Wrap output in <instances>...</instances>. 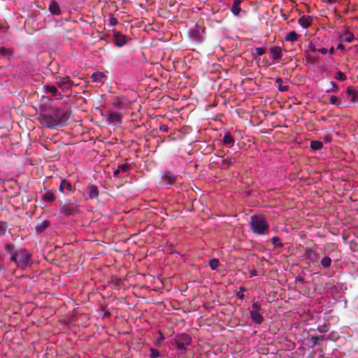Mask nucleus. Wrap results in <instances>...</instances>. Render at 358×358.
<instances>
[{
  "mask_svg": "<svg viewBox=\"0 0 358 358\" xmlns=\"http://www.w3.org/2000/svg\"><path fill=\"white\" fill-rule=\"evenodd\" d=\"M331 264V259L329 257H324L321 260V265L324 268L330 267Z\"/></svg>",
  "mask_w": 358,
  "mask_h": 358,
  "instance_id": "27",
  "label": "nucleus"
},
{
  "mask_svg": "<svg viewBox=\"0 0 358 358\" xmlns=\"http://www.w3.org/2000/svg\"><path fill=\"white\" fill-rule=\"evenodd\" d=\"M200 29L202 32H204L205 29L204 28H196L194 30H192L190 33L191 38L194 40L196 42H201L203 41L202 37L200 34Z\"/></svg>",
  "mask_w": 358,
  "mask_h": 358,
  "instance_id": "14",
  "label": "nucleus"
},
{
  "mask_svg": "<svg viewBox=\"0 0 358 358\" xmlns=\"http://www.w3.org/2000/svg\"><path fill=\"white\" fill-rule=\"evenodd\" d=\"M330 84L332 86V90L335 92H337L338 91V87L336 85V83L334 81H331Z\"/></svg>",
  "mask_w": 358,
  "mask_h": 358,
  "instance_id": "42",
  "label": "nucleus"
},
{
  "mask_svg": "<svg viewBox=\"0 0 358 358\" xmlns=\"http://www.w3.org/2000/svg\"><path fill=\"white\" fill-rule=\"evenodd\" d=\"M329 325L324 323L322 324H319L317 326V330L320 332V333H325V332H327L329 331Z\"/></svg>",
  "mask_w": 358,
  "mask_h": 358,
  "instance_id": "34",
  "label": "nucleus"
},
{
  "mask_svg": "<svg viewBox=\"0 0 358 358\" xmlns=\"http://www.w3.org/2000/svg\"><path fill=\"white\" fill-rule=\"evenodd\" d=\"M250 274H251V275H252V276H255V275H257V271H256V270H253V271H251V273H250Z\"/></svg>",
  "mask_w": 358,
  "mask_h": 358,
  "instance_id": "52",
  "label": "nucleus"
},
{
  "mask_svg": "<svg viewBox=\"0 0 358 358\" xmlns=\"http://www.w3.org/2000/svg\"><path fill=\"white\" fill-rule=\"evenodd\" d=\"M159 357V352L156 350L152 349V355L150 356V358H157Z\"/></svg>",
  "mask_w": 358,
  "mask_h": 358,
  "instance_id": "44",
  "label": "nucleus"
},
{
  "mask_svg": "<svg viewBox=\"0 0 358 358\" xmlns=\"http://www.w3.org/2000/svg\"><path fill=\"white\" fill-rule=\"evenodd\" d=\"M313 20L310 16L303 15L298 20V23L303 29H307L312 24Z\"/></svg>",
  "mask_w": 358,
  "mask_h": 358,
  "instance_id": "12",
  "label": "nucleus"
},
{
  "mask_svg": "<svg viewBox=\"0 0 358 358\" xmlns=\"http://www.w3.org/2000/svg\"><path fill=\"white\" fill-rule=\"evenodd\" d=\"M255 52L258 55L261 56L266 52V49L264 48H262V47L256 48Z\"/></svg>",
  "mask_w": 358,
  "mask_h": 358,
  "instance_id": "38",
  "label": "nucleus"
},
{
  "mask_svg": "<svg viewBox=\"0 0 358 358\" xmlns=\"http://www.w3.org/2000/svg\"><path fill=\"white\" fill-rule=\"evenodd\" d=\"M175 348L178 355H184L192 347V338L186 334H180L175 337Z\"/></svg>",
  "mask_w": 358,
  "mask_h": 358,
  "instance_id": "3",
  "label": "nucleus"
},
{
  "mask_svg": "<svg viewBox=\"0 0 358 358\" xmlns=\"http://www.w3.org/2000/svg\"><path fill=\"white\" fill-rule=\"evenodd\" d=\"M276 83L278 84V90L280 92L287 91L289 89L288 85H282V80L281 78H277Z\"/></svg>",
  "mask_w": 358,
  "mask_h": 358,
  "instance_id": "29",
  "label": "nucleus"
},
{
  "mask_svg": "<svg viewBox=\"0 0 358 358\" xmlns=\"http://www.w3.org/2000/svg\"><path fill=\"white\" fill-rule=\"evenodd\" d=\"M49 10L52 15H59L60 8L57 1L52 0L49 5Z\"/></svg>",
  "mask_w": 358,
  "mask_h": 358,
  "instance_id": "19",
  "label": "nucleus"
},
{
  "mask_svg": "<svg viewBox=\"0 0 358 358\" xmlns=\"http://www.w3.org/2000/svg\"><path fill=\"white\" fill-rule=\"evenodd\" d=\"M49 226V222L48 221H43L41 224L36 227V230L38 232L43 231L45 229H46Z\"/></svg>",
  "mask_w": 358,
  "mask_h": 358,
  "instance_id": "31",
  "label": "nucleus"
},
{
  "mask_svg": "<svg viewBox=\"0 0 358 358\" xmlns=\"http://www.w3.org/2000/svg\"><path fill=\"white\" fill-rule=\"evenodd\" d=\"M109 24L111 26H114V25H116L117 24V20L116 18H115L114 17H111L110 19H109Z\"/></svg>",
  "mask_w": 358,
  "mask_h": 358,
  "instance_id": "41",
  "label": "nucleus"
},
{
  "mask_svg": "<svg viewBox=\"0 0 358 358\" xmlns=\"http://www.w3.org/2000/svg\"><path fill=\"white\" fill-rule=\"evenodd\" d=\"M57 85L62 90H66L70 89L73 83L69 77H64L57 78Z\"/></svg>",
  "mask_w": 358,
  "mask_h": 358,
  "instance_id": "10",
  "label": "nucleus"
},
{
  "mask_svg": "<svg viewBox=\"0 0 358 358\" xmlns=\"http://www.w3.org/2000/svg\"><path fill=\"white\" fill-rule=\"evenodd\" d=\"M317 52L322 55H325L328 52V50L325 48H322L317 49Z\"/></svg>",
  "mask_w": 358,
  "mask_h": 358,
  "instance_id": "46",
  "label": "nucleus"
},
{
  "mask_svg": "<svg viewBox=\"0 0 358 358\" xmlns=\"http://www.w3.org/2000/svg\"><path fill=\"white\" fill-rule=\"evenodd\" d=\"M262 313L261 304L258 301L254 300L252 304V309L250 310L252 321L255 324H260L263 321Z\"/></svg>",
  "mask_w": 358,
  "mask_h": 358,
  "instance_id": "5",
  "label": "nucleus"
},
{
  "mask_svg": "<svg viewBox=\"0 0 358 358\" xmlns=\"http://www.w3.org/2000/svg\"><path fill=\"white\" fill-rule=\"evenodd\" d=\"M270 52L272 55V59L273 60H278L280 59L282 57V50L279 46H275L270 49Z\"/></svg>",
  "mask_w": 358,
  "mask_h": 358,
  "instance_id": "13",
  "label": "nucleus"
},
{
  "mask_svg": "<svg viewBox=\"0 0 358 358\" xmlns=\"http://www.w3.org/2000/svg\"><path fill=\"white\" fill-rule=\"evenodd\" d=\"M309 50L312 52H317V48L315 47L314 44L310 43L308 46Z\"/></svg>",
  "mask_w": 358,
  "mask_h": 358,
  "instance_id": "43",
  "label": "nucleus"
},
{
  "mask_svg": "<svg viewBox=\"0 0 358 358\" xmlns=\"http://www.w3.org/2000/svg\"><path fill=\"white\" fill-rule=\"evenodd\" d=\"M337 49L338 50H341L342 51H344L345 50V48H344V45H342V44H338V46H337Z\"/></svg>",
  "mask_w": 358,
  "mask_h": 358,
  "instance_id": "48",
  "label": "nucleus"
},
{
  "mask_svg": "<svg viewBox=\"0 0 358 358\" xmlns=\"http://www.w3.org/2000/svg\"><path fill=\"white\" fill-rule=\"evenodd\" d=\"M241 0H234L233 5L231 8V11L235 16H238L240 13L242 12L241 8Z\"/></svg>",
  "mask_w": 358,
  "mask_h": 358,
  "instance_id": "15",
  "label": "nucleus"
},
{
  "mask_svg": "<svg viewBox=\"0 0 358 358\" xmlns=\"http://www.w3.org/2000/svg\"><path fill=\"white\" fill-rule=\"evenodd\" d=\"M59 190L62 193L71 192L73 191V187L69 180L63 179L60 182Z\"/></svg>",
  "mask_w": 358,
  "mask_h": 358,
  "instance_id": "11",
  "label": "nucleus"
},
{
  "mask_svg": "<svg viewBox=\"0 0 358 358\" xmlns=\"http://www.w3.org/2000/svg\"><path fill=\"white\" fill-rule=\"evenodd\" d=\"M222 141L224 144L229 148H231L232 146L234 145L235 143L234 138L229 133L224 134Z\"/></svg>",
  "mask_w": 358,
  "mask_h": 358,
  "instance_id": "20",
  "label": "nucleus"
},
{
  "mask_svg": "<svg viewBox=\"0 0 358 358\" xmlns=\"http://www.w3.org/2000/svg\"><path fill=\"white\" fill-rule=\"evenodd\" d=\"M66 116L60 110L44 113L40 117L41 122L47 127L56 128L62 126L66 122Z\"/></svg>",
  "mask_w": 358,
  "mask_h": 358,
  "instance_id": "1",
  "label": "nucleus"
},
{
  "mask_svg": "<svg viewBox=\"0 0 358 358\" xmlns=\"http://www.w3.org/2000/svg\"><path fill=\"white\" fill-rule=\"evenodd\" d=\"M320 339V337L319 336H314L311 337V343H312V347L315 346L318 341Z\"/></svg>",
  "mask_w": 358,
  "mask_h": 358,
  "instance_id": "37",
  "label": "nucleus"
},
{
  "mask_svg": "<svg viewBox=\"0 0 358 358\" xmlns=\"http://www.w3.org/2000/svg\"><path fill=\"white\" fill-rule=\"evenodd\" d=\"M5 224L0 222V230H4ZM1 231H0V234H1Z\"/></svg>",
  "mask_w": 358,
  "mask_h": 358,
  "instance_id": "49",
  "label": "nucleus"
},
{
  "mask_svg": "<svg viewBox=\"0 0 358 358\" xmlns=\"http://www.w3.org/2000/svg\"><path fill=\"white\" fill-rule=\"evenodd\" d=\"M336 1L337 0H326V1L329 3H335V2H336Z\"/></svg>",
  "mask_w": 358,
  "mask_h": 358,
  "instance_id": "54",
  "label": "nucleus"
},
{
  "mask_svg": "<svg viewBox=\"0 0 358 358\" xmlns=\"http://www.w3.org/2000/svg\"><path fill=\"white\" fill-rule=\"evenodd\" d=\"M130 166L127 164L120 165L117 169L114 171L113 175L117 178H124L129 173Z\"/></svg>",
  "mask_w": 358,
  "mask_h": 358,
  "instance_id": "9",
  "label": "nucleus"
},
{
  "mask_svg": "<svg viewBox=\"0 0 358 358\" xmlns=\"http://www.w3.org/2000/svg\"><path fill=\"white\" fill-rule=\"evenodd\" d=\"M320 337V339H322V340H326V338H328V335H322V336H319Z\"/></svg>",
  "mask_w": 358,
  "mask_h": 358,
  "instance_id": "51",
  "label": "nucleus"
},
{
  "mask_svg": "<svg viewBox=\"0 0 358 358\" xmlns=\"http://www.w3.org/2000/svg\"><path fill=\"white\" fill-rule=\"evenodd\" d=\"M236 158H234V157H227L226 159L221 157V162H220L221 168L222 169H227L231 165L234 164L236 162Z\"/></svg>",
  "mask_w": 358,
  "mask_h": 358,
  "instance_id": "17",
  "label": "nucleus"
},
{
  "mask_svg": "<svg viewBox=\"0 0 358 358\" xmlns=\"http://www.w3.org/2000/svg\"><path fill=\"white\" fill-rule=\"evenodd\" d=\"M99 195V191L96 186L91 185L89 188L88 196L90 199L96 198Z\"/></svg>",
  "mask_w": 358,
  "mask_h": 358,
  "instance_id": "25",
  "label": "nucleus"
},
{
  "mask_svg": "<svg viewBox=\"0 0 358 358\" xmlns=\"http://www.w3.org/2000/svg\"><path fill=\"white\" fill-rule=\"evenodd\" d=\"M329 101H330V103H331V104H333V105H336V106H339V103H338V99H337V97H336V96H330V99H329Z\"/></svg>",
  "mask_w": 358,
  "mask_h": 358,
  "instance_id": "39",
  "label": "nucleus"
},
{
  "mask_svg": "<svg viewBox=\"0 0 358 358\" xmlns=\"http://www.w3.org/2000/svg\"><path fill=\"white\" fill-rule=\"evenodd\" d=\"M346 92L351 101H358V91L355 90L352 87H348Z\"/></svg>",
  "mask_w": 358,
  "mask_h": 358,
  "instance_id": "16",
  "label": "nucleus"
},
{
  "mask_svg": "<svg viewBox=\"0 0 358 358\" xmlns=\"http://www.w3.org/2000/svg\"><path fill=\"white\" fill-rule=\"evenodd\" d=\"M123 114L120 112L109 110L107 117L108 122L113 125H120L122 122Z\"/></svg>",
  "mask_w": 358,
  "mask_h": 358,
  "instance_id": "6",
  "label": "nucleus"
},
{
  "mask_svg": "<svg viewBox=\"0 0 358 358\" xmlns=\"http://www.w3.org/2000/svg\"><path fill=\"white\" fill-rule=\"evenodd\" d=\"M159 130L162 131H164V132H167L168 130H169V127L166 124H162V125L160 126Z\"/></svg>",
  "mask_w": 358,
  "mask_h": 358,
  "instance_id": "45",
  "label": "nucleus"
},
{
  "mask_svg": "<svg viewBox=\"0 0 358 358\" xmlns=\"http://www.w3.org/2000/svg\"><path fill=\"white\" fill-rule=\"evenodd\" d=\"M13 250V247L10 244H7L5 245V250L6 252H11Z\"/></svg>",
  "mask_w": 358,
  "mask_h": 358,
  "instance_id": "47",
  "label": "nucleus"
},
{
  "mask_svg": "<svg viewBox=\"0 0 358 358\" xmlns=\"http://www.w3.org/2000/svg\"><path fill=\"white\" fill-rule=\"evenodd\" d=\"M114 43L118 47H122L127 43L126 37L120 34H115Z\"/></svg>",
  "mask_w": 358,
  "mask_h": 358,
  "instance_id": "18",
  "label": "nucleus"
},
{
  "mask_svg": "<svg viewBox=\"0 0 358 358\" xmlns=\"http://www.w3.org/2000/svg\"><path fill=\"white\" fill-rule=\"evenodd\" d=\"M310 148L314 150H320L322 148V143L319 141H311Z\"/></svg>",
  "mask_w": 358,
  "mask_h": 358,
  "instance_id": "28",
  "label": "nucleus"
},
{
  "mask_svg": "<svg viewBox=\"0 0 358 358\" xmlns=\"http://www.w3.org/2000/svg\"><path fill=\"white\" fill-rule=\"evenodd\" d=\"M334 52V47L330 48V49L328 50V52L331 55Z\"/></svg>",
  "mask_w": 358,
  "mask_h": 358,
  "instance_id": "50",
  "label": "nucleus"
},
{
  "mask_svg": "<svg viewBox=\"0 0 358 358\" xmlns=\"http://www.w3.org/2000/svg\"><path fill=\"white\" fill-rule=\"evenodd\" d=\"M43 199L47 202H52L55 201V196L52 192L48 191L44 194L43 196Z\"/></svg>",
  "mask_w": 358,
  "mask_h": 358,
  "instance_id": "26",
  "label": "nucleus"
},
{
  "mask_svg": "<svg viewBox=\"0 0 358 358\" xmlns=\"http://www.w3.org/2000/svg\"><path fill=\"white\" fill-rule=\"evenodd\" d=\"M296 280H299V281H303V278L302 277H301V276H297V277L296 278Z\"/></svg>",
  "mask_w": 358,
  "mask_h": 358,
  "instance_id": "53",
  "label": "nucleus"
},
{
  "mask_svg": "<svg viewBox=\"0 0 358 358\" xmlns=\"http://www.w3.org/2000/svg\"><path fill=\"white\" fill-rule=\"evenodd\" d=\"M272 243L275 247H282V244L280 242V239L277 236L272 238Z\"/></svg>",
  "mask_w": 358,
  "mask_h": 358,
  "instance_id": "36",
  "label": "nucleus"
},
{
  "mask_svg": "<svg viewBox=\"0 0 358 358\" xmlns=\"http://www.w3.org/2000/svg\"><path fill=\"white\" fill-rule=\"evenodd\" d=\"M76 212V208L73 206H63L61 208V213H64L65 215H73Z\"/></svg>",
  "mask_w": 358,
  "mask_h": 358,
  "instance_id": "21",
  "label": "nucleus"
},
{
  "mask_svg": "<svg viewBox=\"0 0 358 358\" xmlns=\"http://www.w3.org/2000/svg\"><path fill=\"white\" fill-rule=\"evenodd\" d=\"M250 220V227L253 233L259 235H265L268 233L269 224L263 215H252Z\"/></svg>",
  "mask_w": 358,
  "mask_h": 358,
  "instance_id": "2",
  "label": "nucleus"
},
{
  "mask_svg": "<svg viewBox=\"0 0 358 358\" xmlns=\"http://www.w3.org/2000/svg\"><path fill=\"white\" fill-rule=\"evenodd\" d=\"M334 78L339 81H344L346 79V76L341 71H337Z\"/></svg>",
  "mask_w": 358,
  "mask_h": 358,
  "instance_id": "33",
  "label": "nucleus"
},
{
  "mask_svg": "<svg viewBox=\"0 0 358 358\" xmlns=\"http://www.w3.org/2000/svg\"><path fill=\"white\" fill-rule=\"evenodd\" d=\"M340 37H341V39L342 41L346 42V43H350L353 41L354 34L349 31H345L341 35Z\"/></svg>",
  "mask_w": 358,
  "mask_h": 358,
  "instance_id": "22",
  "label": "nucleus"
},
{
  "mask_svg": "<svg viewBox=\"0 0 358 358\" xmlns=\"http://www.w3.org/2000/svg\"><path fill=\"white\" fill-rule=\"evenodd\" d=\"M11 259L17 264V266L24 268L29 263L30 255L26 250L20 249L11 253Z\"/></svg>",
  "mask_w": 358,
  "mask_h": 358,
  "instance_id": "4",
  "label": "nucleus"
},
{
  "mask_svg": "<svg viewBox=\"0 0 358 358\" xmlns=\"http://www.w3.org/2000/svg\"><path fill=\"white\" fill-rule=\"evenodd\" d=\"M315 248H306L303 257L310 262H317L319 259V255L316 252Z\"/></svg>",
  "mask_w": 358,
  "mask_h": 358,
  "instance_id": "8",
  "label": "nucleus"
},
{
  "mask_svg": "<svg viewBox=\"0 0 358 358\" xmlns=\"http://www.w3.org/2000/svg\"><path fill=\"white\" fill-rule=\"evenodd\" d=\"M111 103L117 110H123L127 108L129 101L125 96H117L113 99Z\"/></svg>",
  "mask_w": 358,
  "mask_h": 358,
  "instance_id": "7",
  "label": "nucleus"
},
{
  "mask_svg": "<svg viewBox=\"0 0 358 358\" xmlns=\"http://www.w3.org/2000/svg\"><path fill=\"white\" fill-rule=\"evenodd\" d=\"M299 35L296 31H292L289 32L285 37L286 41L295 42L298 40Z\"/></svg>",
  "mask_w": 358,
  "mask_h": 358,
  "instance_id": "24",
  "label": "nucleus"
},
{
  "mask_svg": "<svg viewBox=\"0 0 358 358\" xmlns=\"http://www.w3.org/2000/svg\"><path fill=\"white\" fill-rule=\"evenodd\" d=\"M209 266L213 270L217 269L219 266V260L217 259H212L209 262Z\"/></svg>",
  "mask_w": 358,
  "mask_h": 358,
  "instance_id": "35",
  "label": "nucleus"
},
{
  "mask_svg": "<svg viewBox=\"0 0 358 358\" xmlns=\"http://www.w3.org/2000/svg\"><path fill=\"white\" fill-rule=\"evenodd\" d=\"M243 292H244V289L243 288H240V291H238L237 293H236V296L241 299H243L244 298V294H243Z\"/></svg>",
  "mask_w": 358,
  "mask_h": 358,
  "instance_id": "40",
  "label": "nucleus"
},
{
  "mask_svg": "<svg viewBox=\"0 0 358 358\" xmlns=\"http://www.w3.org/2000/svg\"><path fill=\"white\" fill-rule=\"evenodd\" d=\"M43 87L46 92H50L52 95H55L57 92V90L54 85H44Z\"/></svg>",
  "mask_w": 358,
  "mask_h": 358,
  "instance_id": "30",
  "label": "nucleus"
},
{
  "mask_svg": "<svg viewBox=\"0 0 358 358\" xmlns=\"http://www.w3.org/2000/svg\"><path fill=\"white\" fill-rule=\"evenodd\" d=\"M105 75L102 72H95L92 76V79L94 82L103 83Z\"/></svg>",
  "mask_w": 358,
  "mask_h": 358,
  "instance_id": "23",
  "label": "nucleus"
},
{
  "mask_svg": "<svg viewBox=\"0 0 358 358\" xmlns=\"http://www.w3.org/2000/svg\"><path fill=\"white\" fill-rule=\"evenodd\" d=\"M339 334L336 331H331L329 334H328V338H326V340H331L333 341H336L339 338Z\"/></svg>",
  "mask_w": 358,
  "mask_h": 358,
  "instance_id": "32",
  "label": "nucleus"
}]
</instances>
